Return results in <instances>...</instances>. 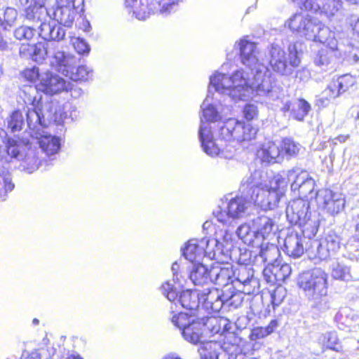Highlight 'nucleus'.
<instances>
[{
    "mask_svg": "<svg viewBox=\"0 0 359 359\" xmlns=\"http://www.w3.org/2000/svg\"><path fill=\"white\" fill-rule=\"evenodd\" d=\"M198 135L201 147L208 155L215 156L218 155L220 151H223L225 149L223 144L216 143L214 140L210 123H203L202 121Z\"/></svg>",
    "mask_w": 359,
    "mask_h": 359,
    "instance_id": "obj_18",
    "label": "nucleus"
},
{
    "mask_svg": "<svg viewBox=\"0 0 359 359\" xmlns=\"http://www.w3.org/2000/svg\"><path fill=\"white\" fill-rule=\"evenodd\" d=\"M297 284L306 296L314 300L327 295V275L320 268H315L300 273Z\"/></svg>",
    "mask_w": 359,
    "mask_h": 359,
    "instance_id": "obj_8",
    "label": "nucleus"
},
{
    "mask_svg": "<svg viewBox=\"0 0 359 359\" xmlns=\"http://www.w3.org/2000/svg\"><path fill=\"white\" fill-rule=\"evenodd\" d=\"M322 240L332 253L337 252L340 248V239L335 233H329Z\"/></svg>",
    "mask_w": 359,
    "mask_h": 359,
    "instance_id": "obj_54",
    "label": "nucleus"
},
{
    "mask_svg": "<svg viewBox=\"0 0 359 359\" xmlns=\"http://www.w3.org/2000/svg\"><path fill=\"white\" fill-rule=\"evenodd\" d=\"M281 177L286 181L287 185L291 183V189L292 191H297L299 187L309 178V173L300 168H293L287 171V173H280Z\"/></svg>",
    "mask_w": 359,
    "mask_h": 359,
    "instance_id": "obj_32",
    "label": "nucleus"
},
{
    "mask_svg": "<svg viewBox=\"0 0 359 359\" xmlns=\"http://www.w3.org/2000/svg\"><path fill=\"white\" fill-rule=\"evenodd\" d=\"M285 27L301 38L326 44L332 50L337 48L334 33L317 18L308 13L297 12L292 15L285 22Z\"/></svg>",
    "mask_w": 359,
    "mask_h": 359,
    "instance_id": "obj_2",
    "label": "nucleus"
},
{
    "mask_svg": "<svg viewBox=\"0 0 359 359\" xmlns=\"http://www.w3.org/2000/svg\"><path fill=\"white\" fill-rule=\"evenodd\" d=\"M50 64L57 72L67 77L71 72V69H75L76 59L69 53L57 50L53 53Z\"/></svg>",
    "mask_w": 359,
    "mask_h": 359,
    "instance_id": "obj_24",
    "label": "nucleus"
},
{
    "mask_svg": "<svg viewBox=\"0 0 359 359\" xmlns=\"http://www.w3.org/2000/svg\"><path fill=\"white\" fill-rule=\"evenodd\" d=\"M67 86H69V89L65 90L69 91L71 96L72 97L78 98L83 94L82 89L78 87L76 85L72 84L69 82H67Z\"/></svg>",
    "mask_w": 359,
    "mask_h": 359,
    "instance_id": "obj_64",
    "label": "nucleus"
},
{
    "mask_svg": "<svg viewBox=\"0 0 359 359\" xmlns=\"http://www.w3.org/2000/svg\"><path fill=\"white\" fill-rule=\"evenodd\" d=\"M55 44L54 43L39 42L34 45L22 44L20 48L21 57L29 58L33 61L41 63L46 57L55 51Z\"/></svg>",
    "mask_w": 359,
    "mask_h": 359,
    "instance_id": "obj_13",
    "label": "nucleus"
},
{
    "mask_svg": "<svg viewBox=\"0 0 359 359\" xmlns=\"http://www.w3.org/2000/svg\"><path fill=\"white\" fill-rule=\"evenodd\" d=\"M236 233L238 238L248 245H253L255 241L257 240L255 229L254 231L251 230L250 225L246 223L238 227Z\"/></svg>",
    "mask_w": 359,
    "mask_h": 359,
    "instance_id": "obj_44",
    "label": "nucleus"
},
{
    "mask_svg": "<svg viewBox=\"0 0 359 359\" xmlns=\"http://www.w3.org/2000/svg\"><path fill=\"white\" fill-rule=\"evenodd\" d=\"M34 29L30 27L21 26L14 32L15 37L18 40H30L34 35Z\"/></svg>",
    "mask_w": 359,
    "mask_h": 359,
    "instance_id": "obj_56",
    "label": "nucleus"
},
{
    "mask_svg": "<svg viewBox=\"0 0 359 359\" xmlns=\"http://www.w3.org/2000/svg\"><path fill=\"white\" fill-rule=\"evenodd\" d=\"M287 183L280 174L276 175L261 189H255L249 198L252 203L264 210H273L285 195Z\"/></svg>",
    "mask_w": 359,
    "mask_h": 359,
    "instance_id": "obj_4",
    "label": "nucleus"
},
{
    "mask_svg": "<svg viewBox=\"0 0 359 359\" xmlns=\"http://www.w3.org/2000/svg\"><path fill=\"white\" fill-rule=\"evenodd\" d=\"M182 334L186 341L191 344H196L202 342V339L205 336V330L201 318H196L183 330Z\"/></svg>",
    "mask_w": 359,
    "mask_h": 359,
    "instance_id": "obj_31",
    "label": "nucleus"
},
{
    "mask_svg": "<svg viewBox=\"0 0 359 359\" xmlns=\"http://www.w3.org/2000/svg\"><path fill=\"white\" fill-rule=\"evenodd\" d=\"M330 50L327 49H321L318 51L316 56L314 58L315 64L321 67L323 69L326 70L327 66L331 63V54L332 52H334V55L339 57H344L341 53L337 54L338 48L332 50L330 48Z\"/></svg>",
    "mask_w": 359,
    "mask_h": 359,
    "instance_id": "obj_43",
    "label": "nucleus"
},
{
    "mask_svg": "<svg viewBox=\"0 0 359 359\" xmlns=\"http://www.w3.org/2000/svg\"><path fill=\"white\" fill-rule=\"evenodd\" d=\"M178 301L183 308L194 311L199 306L201 295L196 290H187L180 293Z\"/></svg>",
    "mask_w": 359,
    "mask_h": 359,
    "instance_id": "obj_35",
    "label": "nucleus"
},
{
    "mask_svg": "<svg viewBox=\"0 0 359 359\" xmlns=\"http://www.w3.org/2000/svg\"><path fill=\"white\" fill-rule=\"evenodd\" d=\"M320 343L327 348L339 351L341 346L339 344L337 334L335 332H328L323 334L320 338Z\"/></svg>",
    "mask_w": 359,
    "mask_h": 359,
    "instance_id": "obj_48",
    "label": "nucleus"
},
{
    "mask_svg": "<svg viewBox=\"0 0 359 359\" xmlns=\"http://www.w3.org/2000/svg\"><path fill=\"white\" fill-rule=\"evenodd\" d=\"M46 20H39L36 19L32 20L33 22H40V26L39 27V36L46 41H60L64 39L65 35V29L57 25L55 21L53 18H48L47 21Z\"/></svg>",
    "mask_w": 359,
    "mask_h": 359,
    "instance_id": "obj_22",
    "label": "nucleus"
},
{
    "mask_svg": "<svg viewBox=\"0 0 359 359\" xmlns=\"http://www.w3.org/2000/svg\"><path fill=\"white\" fill-rule=\"evenodd\" d=\"M205 244L208 245V243L198 239L189 240L182 248L183 255L192 263L201 262L205 257Z\"/></svg>",
    "mask_w": 359,
    "mask_h": 359,
    "instance_id": "obj_29",
    "label": "nucleus"
},
{
    "mask_svg": "<svg viewBox=\"0 0 359 359\" xmlns=\"http://www.w3.org/2000/svg\"><path fill=\"white\" fill-rule=\"evenodd\" d=\"M200 241L208 243V245H204L205 256L210 259H219L221 258V256L224 255L223 253L222 246L219 245L218 240L215 238H203Z\"/></svg>",
    "mask_w": 359,
    "mask_h": 359,
    "instance_id": "obj_39",
    "label": "nucleus"
},
{
    "mask_svg": "<svg viewBox=\"0 0 359 359\" xmlns=\"http://www.w3.org/2000/svg\"><path fill=\"white\" fill-rule=\"evenodd\" d=\"M264 172L260 170H255L249 175H246L241 181L240 191L247 198L252 196L255 189H261L264 184L263 179Z\"/></svg>",
    "mask_w": 359,
    "mask_h": 359,
    "instance_id": "obj_28",
    "label": "nucleus"
},
{
    "mask_svg": "<svg viewBox=\"0 0 359 359\" xmlns=\"http://www.w3.org/2000/svg\"><path fill=\"white\" fill-rule=\"evenodd\" d=\"M39 152L29 147L28 143L22 144L19 151V156L15 157L14 159L20 162V168L27 173H32L39 168L42 163L43 159L38 156Z\"/></svg>",
    "mask_w": 359,
    "mask_h": 359,
    "instance_id": "obj_16",
    "label": "nucleus"
},
{
    "mask_svg": "<svg viewBox=\"0 0 359 359\" xmlns=\"http://www.w3.org/2000/svg\"><path fill=\"white\" fill-rule=\"evenodd\" d=\"M37 144L39 145L41 151L50 160L54 159L55 155L60 150V140L56 136L48 135L46 131H42L41 135H39Z\"/></svg>",
    "mask_w": 359,
    "mask_h": 359,
    "instance_id": "obj_26",
    "label": "nucleus"
},
{
    "mask_svg": "<svg viewBox=\"0 0 359 359\" xmlns=\"http://www.w3.org/2000/svg\"><path fill=\"white\" fill-rule=\"evenodd\" d=\"M189 279L195 285H204L211 283L210 269L200 262H196L190 271Z\"/></svg>",
    "mask_w": 359,
    "mask_h": 359,
    "instance_id": "obj_33",
    "label": "nucleus"
},
{
    "mask_svg": "<svg viewBox=\"0 0 359 359\" xmlns=\"http://www.w3.org/2000/svg\"><path fill=\"white\" fill-rule=\"evenodd\" d=\"M73 45L79 54L88 53L90 51V46L88 43L83 39L75 38L73 40Z\"/></svg>",
    "mask_w": 359,
    "mask_h": 359,
    "instance_id": "obj_59",
    "label": "nucleus"
},
{
    "mask_svg": "<svg viewBox=\"0 0 359 359\" xmlns=\"http://www.w3.org/2000/svg\"><path fill=\"white\" fill-rule=\"evenodd\" d=\"M299 6L313 13L325 14L330 18L337 13V3L330 4V0H292Z\"/></svg>",
    "mask_w": 359,
    "mask_h": 359,
    "instance_id": "obj_20",
    "label": "nucleus"
},
{
    "mask_svg": "<svg viewBox=\"0 0 359 359\" xmlns=\"http://www.w3.org/2000/svg\"><path fill=\"white\" fill-rule=\"evenodd\" d=\"M211 283L219 285L227 286L231 283L233 275V266L216 263L210 268Z\"/></svg>",
    "mask_w": 359,
    "mask_h": 359,
    "instance_id": "obj_27",
    "label": "nucleus"
},
{
    "mask_svg": "<svg viewBox=\"0 0 359 359\" xmlns=\"http://www.w3.org/2000/svg\"><path fill=\"white\" fill-rule=\"evenodd\" d=\"M253 227L255 229L257 241L261 238L266 240L275 233L276 224L274 221L265 215L257 217L253 220Z\"/></svg>",
    "mask_w": 359,
    "mask_h": 359,
    "instance_id": "obj_30",
    "label": "nucleus"
},
{
    "mask_svg": "<svg viewBox=\"0 0 359 359\" xmlns=\"http://www.w3.org/2000/svg\"><path fill=\"white\" fill-rule=\"evenodd\" d=\"M6 128L11 133L20 131L25 126V117L20 110L13 111L6 119Z\"/></svg>",
    "mask_w": 359,
    "mask_h": 359,
    "instance_id": "obj_40",
    "label": "nucleus"
},
{
    "mask_svg": "<svg viewBox=\"0 0 359 359\" xmlns=\"http://www.w3.org/2000/svg\"><path fill=\"white\" fill-rule=\"evenodd\" d=\"M124 4L139 20H145L151 13H170L176 6L173 0H124Z\"/></svg>",
    "mask_w": 359,
    "mask_h": 359,
    "instance_id": "obj_9",
    "label": "nucleus"
},
{
    "mask_svg": "<svg viewBox=\"0 0 359 359\" xmlns=\"http://www.w3.org/2000/svg\"><path fill=\"white\" fill-rule=\"evenodd\" d=\"M340 95L335 83L332 81L327 88L318 96L316 105L320 107H327L332 99L339 97Z\"/></svg>",
    "mask_w": 359,
    "mask_h": 359,
    "instance_id": "obj_38",
    "label": "nucleus"
},
{
    "mask_svg": "<svg viewBox=\"0 0 359 359\" xmlns=\"http://www.w3.org/2000/svg\"><path fill=\"white\" fill-rule=\"evenodd\" d=\"M315 187L314 180L309 177V178L299 187L297 190L299 195L302 197H306L312 198L313 196L316 197V194L313 193Z\"/></svg>",
    "mask_w": 359,
    "mask_h": 359,
    "instance_id": "obj_52",
    "label": "nucleus"
},
{
    "mask_svg": "<svg viewBox=\"0 0 359 359\" xmlns=\"http://www.w3.org/2000/svg\"><path fill=\"white\" fill-rule=\"evenodd\" d=\"M18 17V11L13 8L8 7L4 13V18H0L1 25L6 29L7 27H11L14 25Z\"/></svg>",
    "mask_w": 359,
    "mask_h": 359,
    "instance_id": "obj_53",
    "label": "nucleus"
},
{
    "mask_svg": "<svg viewBox=\"0 0 359 359\" xmlns=\"http://www.w3.org/2000/svg\"><path fill=\"white\" fill-rule=\"evenodd\" d=\"M332 82L335 83L337 90L341 94L355 84V79L350 74H344L337 79H333Z\"/></svg>",
    "mask_w": 359,
    "mask_h": 359,
    "instance_id": "obj_49",
    "label": "nucleus"
},
{
    "mask_svg": "<svg viewBox=\"0 0 359 359\" xmlns=\"http://www.w3.org/2000/svg\"><path fill=\"white\" fill-rule=\"evenodd\" d=\"M286 216L288 221L299 225L302 232L311 238L315 236L318 231L319 219L316 212L310 210L308 200L302 198L291 201L286 208Z\"/></svg>",
    "mask_w": 359,
    "mask_h": 359,
    "instance_id": "obj_3",
    "label": "nucleus"
},
{
    "mask_svg": "<svg viewBox=\"0 0 359 359\" xmlns=\"http://www.w3.org/2000/svg\"><path fill=\"white\" fill-rule=\"evenodd\" d=\"M251 203V201L245 195L237 196L230 199L223 208L218 207L213 214L219 222L230 226L233 225L235 219L245 217L248 215Z\"/></svg>",
    "mask_w": 359,
    "mask_h": 359,
    "instance_id": "obj_10",
    "label": "nucleus"
},
{
    "mask_svg": "<svg viewBox=\"0 0 359 359\" xmlns=\"http://www.w3.org/2000/svg\"><path fill=\"white\" fill-rule=\"evenodd\" d=\"M198 352L201 359H235L233 355L224 350L220 343L215 341L201 343Z\"/></svg>",
    "mask_w": 359,
    "mask_h": 359,
    "instance_id": "obj_23",
    "label": "nucleus"
},
{
    "mask_svg": "<svg viewBox=\"0 0 359 359\" xmlns=\"http://www.w3.org/2000/svg\"><path fill=\"white\" fill-rule=\"evenodd\" d=\"M351 50L348 54L344 57L351 64H355L359 61V50L354 48H349Z\"/></svg>",
    "mask_w": 359,
    "mask_h": 359,
    "instance_id": "obj_63",
    "label": "nucleus"
},
{
    "mask_svg": "<svg viewBox=\"0 0 359 359\" xmlns=\"http://www.w3.org/2000/svg\"><path fill=\"white\" fill-rule=\"evenodd\" d=\"M257 129L250 123L235 118H229L219 123L218 140L232 144L250 141L255 138Z\"/></svg>",
    "mask_w": 359,
    "mask_h": 359,
    "instance_id": "obj_6",
    "label": "nucleus"
},
{
    "mask_svg": "<svg viewBox=\"0 0 359 359\" xmlns=\"http://www.w3.org/2000/svg\"><path fill=\"white\" fill-rule=\"evenodd\" d=\"M20 142L13 139L0 140V200L4 201L8 191L14 188L8 168L5 166L19 156Z\"/></svg>",
    "mask_w": 359,
    "mask_h": 359,
    "instance_id": "obj_7",
    "label": "nucleus"
},
{
    "mask_svg": "<svg viewBox=\"0 0 359 359\" xmlns=\"http://www.w3.org/2000/svg\"><path fill=\"white\" fill-rule=\"evenodd\" d=\"M243 292H224V306H228L229 308H238L243 302Z\"/></svg>",
    "mask_w": 359,
    "mask_h": 359,
    "instance_id": "obj_47",
    "label": "nucleus"
},
{
    "mask_svg": "<svg viewBox=\"0 0 359 359\" xmlns=\"http://www.w3.org/2000/svg\"><path fill=\"white\" fill-rule=\"evenodd\" d=\"M196 318L191 315H189L186 313L180 312L179 313H175L171 317L172 323L178 327L181 332Z\"/></svg>",
    "mask_w": 359,
    "mask_h": 359,
    "instance_id": "obj_45",
    "label": "nucleus"
},
{
    "mask_svg": "<svg viewBox=\"0 0 359 359\" xmlns=\"http://www.w3.org/2000/svg\"><path fill=\"white\" fill-rule=\"evenodd\" d=\"M257 156L262 162L266 163H279L283 158L280 147L272 141L264 142L257 150Z\"/></svg>",
    "mask_w": 359,
    "mask_h": 359,
    "instance_id": "obj_25",
    "label": "nucleus"
},
{
    "mask_svg": "<svg viewBox=\"0 0 359 359\" xmlns=\"http://www.w3.org/2000/svg\"><path fill=\"white\" fill-rule=\"evenodd\" d=\"M93 76V72L87 66L81 65L76 67L74 69H71L69 75L67 76L71 80L74 81H87Z\"/></svg>",
    "mask_w": 359,
    "mask_h": 359,
    "instance_id": "obj_46",
    "label": "nucleus"
},
{
    "mask_svg": "<svg viewBox=\"0 0 359 359\" xmlns=\"http://www.w3.org/2000/svg\"><path fill=\"white\" fill-rule=\"evenodd\" d=\"M231 284L238 291L246 294L254 293L259 285L253 269L247 264L233 266Z\"/></svg>",
    "mask_w": 359,
    "mask_h": 359,
    "instance_id": "obj_11",
    "label": "nucleus"
},
{
    "mask_svg": "<svg viewBox=\"0 0 359 359\" xmlns=\"http://www.w3.org/2000/svg\"><path fill=\"white\" fill-rule=\"evenodd\" d=\"M224 292L217 288L205 289L201 294L202 308L209 313H217L224 306Z\"/></svg>",
    "mask_w": 359,
    "mask_h": 359,
    "instance_id": "obj_19",
    "label": "nucleus"
},
{
    "mask_svg": "<svg viewBox=\"0 0 359 359\" xmlns=\"http://www.w3.org/2000/svg\"><path fill=\"white\" fill-rule=\"evenodd\" d=\"M243 116L248 121H251L258 116V109L255 104H246L243 109Z\"/></svg>",
    "mask_w": 359,
    "mask_h": 359,
    "instance_id": "obj_61",
    "label": "nucleus"
},
{
    "mask_svg": "<svg viewBox=\"0 0 359 359\" xmlns=\"http://www.w3.org/2000/svg\"><path fill=\"white\" fill-rule=\"evenodd\" d=\"M292 272L291 266L287 264L280 265V262L274 265V274L277 282L285 280L290 276Z\"/></svg>",
    "mask_w": 359,
    "mask_h": 359,
    "instance_id": "obj_51",
    "label": "nucleus"
},
{
    "mask_svg": "<svg viewBox=\"0 0 359 359\" xmlns=\"http://www.w3.org/2000/svg\"><path fill=\"white\" fill-rule=\"evenodd\" d=\"M286 291L283 287H276L272 293H271V302L273 307L281 304L285 297Z\"/></svg>",
    "mask_w": 359,
    "mask_h": 359,
    "instance_id": "obj_58",
    "label": "nucleus"
},
{
    "mask_svg": "<svg viewBox=\"0 0 359 359\" xmlns=\"http://www.w3.org/2000/svg\"><path fill=\"white\" fill-rule=\"evenodd\" d=\"M39 89L46 94L54 95L69 89L66 81L56 74L47 71L41 73Z\"/></svg>",
    "mask_w": 359,
    "mask_h": 359,
    "instance_id": "obj_14",
    "label": "nucleus"
},
{
    "mask_svg": "<svg viewBox=\"0 0 359 359\" xmlns=\"http://www.w3.org/2000/svg\"><path fill=\"white\" fill-rule=\"evenodd\" d=\"M236 46L239 48L241 62L250 70L252 77L243 69H238L231 74L214 73L210 77L208 94L201 104V122L217 121L222 114L230 110L232 102L248 100L255 92L257 95L273 98L270 73L260 61L262 55L257 44L242 39Z\"/></svg>",
    "mask_w": 359,
    "mask_h": 359,
    "instance_id": "obj_1",
    "label": "nucleus"
},
{
    "mask_svg": "<svg viewBox=\"0 0 359 359\" xmlns=\"http://www.w3.org/2000/svg\"><path fill=\"white\" fill-rule=\"evenodd\" d=\"M259 256L267 265L274 266L279 262L280 251L274 244L262 243Z\"/></svg>",
    "mask_w": 359,
    "mask_h": 359,
    "instance_id": "obj_36",
    "label": "nucleus"
},
{
    "mask_svg": "<svg viewBox=\"0 0 359 359\" xmlns=\"http://www.w3.org/2000/svg\"><path fill=\"white\" fill-rule=\"evenodd\" d=\"M203 320V330L205 335L219 334L220 336L226 334H230L231 323L226 318L220 317H207L201 318Z\"/></svg>",
    "mask_w": 359,
    "mask_h": 359,
    "instance_id": "obj_21",
    "label": "nucleus"
},
{
    "mask_svg": "<svg viewBox=\"0 0 359 359\" xmlns=\"http://www.w3.org/2000/svg\"><path fill=\"white\" fill-rule=\"evenodd\" d=\"M331 276L336 280L346 282L354 280L350 268L344 264L337 262L332 264Z\"/></svg>",
    "mask_w": 359,
    "mask_h": 359,
    "instance_id": "obj_41",
    "label": "nucleus"
},
{
    "mask_svg": "<svg viewBox=\"0 0 359 359\" xmlns=\"http://www.w3.org/2000/svg\"><path fill=\"white\" fill-rule=\"evenodd\" d=\"M43 105L37 107L30 108L26 110L27 124L29 129L30 136L33 138H38L41 135L46 126Z\"/></svg>",
    "mask_w": 359,
    "mask_h": 359,
    "instance_id": "obj_17",
    "label": "nucleus"
},
{
    "mask_svg": "<svg viewBox=\"0 0 359 359\" xmlns=\"http://www.w3.org/2000/svg\"><path fill=\"white\" fill-rule=\"evenodd\" d=\"M316 199L318 206L332 215L339 213L345 206L344 195L327 189L318 191L316 194Z\"/></svg>",
    "mask_w": 359,
    "mask_h": 359,
    "instance_id": "obj_12",
    "label": "nucleus"
},
{
    "mask_svg": "<svg viewBox=\"0 0 359 359\" xmlns=\"http://www.w3.org/2000/svg\"><path fill=\"white\" fill-rule=\"evenodd\" d=\"M310 110V104L304 99H299L293 102L291 116L299 121H302Z\"/></svg>",
    "mask_w": 359,
    "mask_h": 359,
    "instance_id": "obj_42",
    "label": "nucleus"
},
{
    "mask_svg": "<svg viewBox=\"0 0 359 359\" xmlns=\"http://www.w3.org/2000/svg\"><path fill=\"white\" fill-rule=\"evenodd\" d=\"M41 73L39 72V69L36 67H32L31 68H27L24 70L23 76L24 77L31 82H34L36 80H39L41 79Z\"/></svg>",
    "mask_w": 359,
    "mask_h": 359,
    "instance_id": "obj_60",
    "label": "nucleus"
},
{
    "mask_svg": "<svg viewBox=\"0 0 359 359\" xmlns=\"http://www.w3.org/2000/svg\"><path fill=\"white\" fill-rule=\"evenodd\" d=\"M308 250L312 259L318 258L320 260L327 259L332 254L322 239L311 241Z\"/></svg>",
    "mask_w": 359,
    "mask_h": 359,
    "instance_id": "obj_37",
    "label": "nucleus"
},
{
    "mask_svg": "<svg viewBox=\"0 0 359 359\" xmlns=\"http://www.w3.org/2000/svg\"><path fill=\"white\" fill-rule=\"evenodd\" d=\"M161 290L162 294L165 296L170 302H175L177 299V294L174 290L172 283L168 281L164 283L161 287Z\"/></svg>",
    "mask_w": 359,
    "mask_h": 359,
    "instance_id": "obj_57",
    "label": "nucleus"
},
{
    "mask_svg": "<svg viewBox=\"0 0 359 359\" xmlns=\"http://www.w3.org/2000/svg\"><path fill=\"white\" fill-rule=\"evenodd\" d=\"M263 276L266 281L269 283H275L277 282L276 277L274 274V266L267 265L263 271Z\"/></svg>",
    "mask_w": 359,
    "mask_h": 359,
    "instance_id": "obj_62",
    "label": "nucleus"
},
{
    "mask_svg": "<svg viewBox=\"0 0 359 359\" xmlns=\"http://www.w3.org/2000/svg\"><path fill=\"white\" fill-rule=\"evenodd\" d=\"M269 62L273 72L289 76L293 73L294 68L300 64L297 45L288 46V54L278 44H271L268 52Z\"/></svg>",
    "mask_w": 359,
    "mask_h": 359,
    "instance_id": "obj_5",
    "label": "nucleus"
},
{
    "mask_svg": "<svg viewBox=\"0 0 359 359\" xmlns=\"http://www.w3.org/2000/svg\"><path fill=\"white\" fill-rule=\"evenodd\" d=\"M215 239L218 240L219 245L222 246L224 254L228 252L232 246V233L226 229L221 230L219 233H216Z\"/></svg>",
    "mask_w": 359,
    "mask_h": 359,
    "instance_id": "obj_50",
    "label": "nucleus"
},
{
    "mask_svg": "<svg viewBox=\"0 0 359 359\" xmlns=\"http://www.w3.org/2000/svg\"><path fill=\"white\" fill-rule=\"evenodd\" d=\"M306 235L302 231L297 233L291 231L287 233L284 240V251L285 253L293 258L301 257L305 252L306 248Z\"/></svg>",
    "mask_w": 359,
    "mask_h": 359,
    "instance_id": "obj_15",
    "label": "nucleus"
},
{
    "mask_svg": "<svg viewBox=\"0 0 359 359\" xmlns=\"http://www.w3.org/2000/svg\"><path fill=\"white\" fill-rule=\"evenodd\" d=\"M19 97L26 104L27 108L37 107L43 105L41 102V95L39 93L36 87L25 86L19 92Z\"/></svg>",
    "mask_w": 359,
    "mask_h": 359,
    "instance_id": "obj_34",
    "label": "nucleus"
},
{
    "mask_svg": "<svg viewBox=\"0 0 359 359\" xmlns=\"http://www.w3.org/2000/svg\"><path fill=\"white\" fill-rule=\"evenodd\" d=\"M280 149L282 151L284 150L286 154L294 156L299 151L300 145L290 138H285L283 140V146Z\"/></svg>",
    "mask_w": 359,
    "mask_h": 359,
    "instance_id": "obj_55",
    "label": "nucleus"
}]
</instances>
